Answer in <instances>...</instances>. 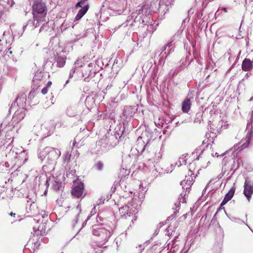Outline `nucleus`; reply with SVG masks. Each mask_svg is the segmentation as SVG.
Wrapping results in <instances>:
<instances>
[{"instance_id":"obj_6","label":"nucleus","mask_w":253,"mask_h":253,"mask_svg":"<svg viewBox=\"0 0 253 253\" xmlns=\"http://www.w3.org/2000/svg\"><path fill=\"white\" fill-rule=\"evenodd\" d=\"M251 138V133H248L244 139H243L240 143L234 145L235 150H242L247 148L250 143Z\"/></svg>"},{"instance_id":"obj_21","label":"nucleus","mask_w":253,"mask_h":253,"mask_svg":"<svg viewBox=\"0 0 253 253\" xmlns=\"http://www.w3.org/2000/svg\"><path fill=\"white\" fill-rule=\"evenodd\" d=\"M228 201L226 200L224 198L223 200L222 201L221 204V206H222L224 205H225Z\"/></svg>"},{"instance_id":"obj_25","label":"nucleus","mask_w":253,"mask_h":253,"mask_svg":"<svg viewBox=\"0 0 253 253\" xmlns=\"http://www.w3.org/2000/svg\"><path fill=\"white\" fill-rule=\"evenodd\" d=\"M224 12H227V10L226 8H222L221 9Z\"/></svg>"},{"instance_id":"obj_26","label":"nucleus","mask_w":253,"mask_h":253,"mask_svg":"<svg viewBox=\"0 0 253 253\" xmlns=\"http://www.w3.org/2000/svg\"><path fill=\"white\" fill-rule=\"evenodd\" d=\"M212 155L213 156H216V157L219 156V155L217 153H215L214 155H213V154H212Z\"/></svg>"},{"instance_id":"obj_28","label":"nucleus","mask_w":253,"mask_h":253,"mask_svg":"<svg viewBox=\"0 0 253 253\" xmlns=\"http://www.w3.org/2000/svg\"><path fill=\"white\" fill-rule=\"evenodd\" d=\"M10 215H11V216H12V215H14H14H15V213H12V212H11V213H10Z\"/></svg>"},{"instance_id":"obj_19","label":"nucleus","mask_w":253,"mask_h":253,"mask_svg":"<svg viewBox=\"0 0 253 253\" xmlns=\"http://www.w3.org/2000/svg\"><path fill=\"white\" fill-rule=\"evenodd\" d=\"M47 91H48V88L47 87H44L42 90V93L43 94H45L47 92Z\"/></svg>"},{"instance_id":"obj_24","label":"nucleus","mask_w":253,"mask_h":253,"mask_svg":"<svg viewBox=\"0 0 253 253\" xmlns=\"http://www.w3.org/2000/svg\"><path fill=\"white\" fill-rule=\"evenodd\" d=\"M51 84H52L51 82H50V81L48 82L47 83V87L48 88V87H50L51 86Z\"/></svg>"},{"instance_id":"obj_23","label":"nucleus","mask_w":253,"mask_h":253,"mask_svg":"<svg viewBox=\"0 0 253 253\" xmlns=\"http://www.w3.org/2000/svg\"><path fill=\"white\" fill-rule=\"evenodd\" d=\"M144 8H145V6H142V7H141V8H140V9H139L138 10V13H139V14H140L141 12H142V11H143V9H144Z\"/></svg>"},{"instance_id":"obj_11","label":"nucleus","mask_w":253,"mask_h":253,"mask_svg":"<svg viewBox=\"0 0 253 253\" xmlns=\"http://www.w3.org/2000/svg\"><path fill=\"white\" fill-rule=\"evenodd\" d=\"M191 106V103L189 99H186L182 104V110L184 113H188Z\"/></svg>"},{"instance_id":"obj_4","label":"nucleus","mask_w":253,"mask_h":253,"mask_svg":"<svg viewBox=\"0 0 253 253\" xmlns=\"http://www.w3.org/2000/svg\"><path fill=\"white\" fill-rule=\"evenodd\" d=\"M93 233L94 235L100 236L104 241L107 240L111 235L110 231L104 228H94Z\"/></svg>"},{"instance_id":"obj_18","label":"nucleus","mask_w":253,"mask_h":253,"mask_svg":"<svg viewBox=\"0 0 253 253\" xmlns=\"http://www.w3.org/2000/svg\"><path fill=\"white\" fill-rule=\"evenodd\" d=\"M53 186L55 189H59L61 186V183L55 182V183L53 185Z\"/></svg>"},{"instance_id":"obj_31","label":"nucleus","mask_w":253,"mask_h":253,"mask_svg":"<svg viewBox=\"0 0 253 253\" xmlns=\"http://www.w3.org/2000/svg\"><path fill=\"white\" fill-rule=\"evenodd\" d=\"M253 100V97L251 98V99H250V101H252Z\"/></svg>"},{"instance_id":"obj_14","label":"nucleus","mask_w":253,"mask_h":253,"mask_svg":"<svg viewBox=\"0 0 253 253\" xmlns=\"http://www.w3.org/2000/svg\"><path fill=\"white\" fill-rule=\"evenodd\" d=\"M65 63V59L64 58H59L57 61V66L62 67Z\"/></svg>"},{"instance_id":"obj_3","label":"nucleus","mask_w":253,"mask_h":253,"mask_svg":"<svg viewBox=\"0 0 253 253\" xmlns=\"http://www.w3.org/2000/svg\"><path fill=\"white\" fill-rule=\"evenodd\" d=\"M87 0H81L76 4V8L81 7L82 8L77 14L75 18V21L80 20L86 13L89 7L88 5L86 3Z\"/></svg>"},{"instance_id":"obj_13","label":"nucleus","mask_w":253,"mask_h":253,"mask_svg":"<svg viewBox=\"0 0 253 253\" xmlns=\"http://www.w3.org/2000/svg\"><path fill=\"white\" fill-rule=\"evenodd\" d=\"M234 192H235V188H232L230 190V191L228 192V193L226 194L224 199H225L228 201H229L233 197Z\"/></svg>"},{"instance_id":"obj_27","label":"nucleus","mask_w":253,"mask_h":253,"mask_svg":"<svg viewBox=\"0 0 253 253\" xmlns=\"http://www.w3.org/2000/svg\"><path fill=\"white\" fill-rule=\"evenodd\" d=\"M29 95H30V97H31L32 95L34 96L33 93H32V92H30V93L29 94Z\"/></svg>"},{"instance_id":"obj_29","label":"nucleus","mask_w":253,"mask_h":253,"mask_svg":"<svg viewBox=\"0 0 253 253\" xmlns=\"http://www.w3.org/2000/svg\"><path fill=\"white\" fill-rule=\"evenodd\" d=\"M92 65H93V64H92V63H89V64H88V67H91V66H92Z\"/></svg>"},{"instance_id":"obj_8","label":"nucleus","mask_w":253,"mask_h":253,"mask_svg":"<svg viewBox=\"0 0 253 253\" xmlns=\"http://www.w3.org/2000/svg\"><path fill=\"white\" fill-rule=\"evenodd\" d=\"M119 212L122 217H126L132 215L133 211L128 206L125 205L119 209Z\"/></svg>"},{"instance_id":"obj_16","label":"nucleus","mask_w":253,"mask_h":253,"mask_svg":"<svg viewBox=\"0 0 253 253\" xmlns=\"http://www.w3.org/2000/svg\"><path fill=\"white\" fill-rule=\"evenodd\" d=\"M48 152V150L47 148L45 149L44 151L41 152L40 153L39 157L42 159L43 158L45 157V155H46L47 153Z\"/></svg>"},{"instance_id":"obj_10","label":"nucleus","mask_w":253,"mask_h":253,"mask_svg":"<svg viewBox=\"0 0 253 253\" xmlns=\"http://www.w3.org/2000/svg\"><path fill=\"white\" fill-rule=\"evenodd\" d=\"M242 69L244 71H250L253 68V64L249 59H245L242 63Z\"/></svg>"},{"instance_id":"obj_22","label":"nucleus","mask_w":253,"mask_h":253,"mask_svg":"<svg viewBox=\"0 0 253 253\" xmlns=\"http://www.w3.org/2000/svg\"><path fill=\"white\" fill-rule=\"evenodd\" d=\"M179 202L180 203H185L186 202V198L185 197L182 198H179Z\"/></svg>"},{"instance_id":"obj_17","label":"nucleus","mask_w":253,"mask_h":253,"mask_svg":"<svg viewBox=\"0 0 253 253\" xmlns=\"http://www.w3.org/2000/svg\"><path fill=\"white\" fill-rule=\"evenodd\" d=\"M179 164H177V165H178V167H179L180 166L182 165L186 164L185 160L184 159V158H183V157H181L179 158Z\"/></svg>"},{"instance_id":"obj_20","label":"nucleus","mask_w":253,"mask_h":253,"mask_svg":"<svg viewBox=\"0 0 253 253\" xmlns=\"http://www.w3.org/2000/svg\"><path fill=\"white\" fill-rule=\"evenodd\" d=\"M38 79L37 78V76H35L33 79V83H34V84H39V83H38Z\"/></svg>"},{"instance_id":"obj_30","label":"nucleus","mask_w":253,"mask_h":253,"mask_svg":"<svg viewBox=\"0 0 253 253\" xmlns=\"http://www.w3.org/2000/svg\"><path fill=\"white\" fill-rule=\"evenodd\" d=\"M8 52V51H7V53ZM9 53L10 54H11V53H12V51H9Z\"/></svg>"},{"instance_id":"obj_5","label":"nucleus","mask_w":253,"mask_h":253,"mask_svg":"<svg viewBox=\"0 0 253 253\" xmlns=\"http://www.w3.org/2000/svg\"><path fill=\"white\" fill-rule=\"evenodd\" d=\"M26 110L24 108H19L14 113L12 119V123L17 124L20 123L25 116Z\"/></svg>"},{"instance_id":"obj_2","label":"nucleus","mask_w":253,"mask_h":253,"mask_svg":"<svg viewBox=\"0 0 253 253\" xmlns=\"http://www.w3.org/2000/svg\"><path fill=\"white\" fill-rule=\"evenodd\" d=\"M72 195L77 198H83L85 196L84 192L83 183L81 181H75L74 182L72 190Z\"/></svg>"},{"instance_id":"obj_1","label":"nucleus","mask_w":253,"mask_h":253,"mask_svg":"<svg viewBox=\"0 0 253 253\" xmlns=\"http://www.w3.org/2000/svg\"><path fill=\"white\" fill-rule=\"evenodd\" d=\"M33 8L34 24L36 27L39 26V22L44 21L46 14V13L44 12L45 5L41 0H37L35 1Z\"/></svg>"},{"instance_id":"obj_9","label":"nucleus","mask_w":253,"mask_h":253,"mask_svg":"<svg viewBox=\"0 0 253 253\" xmlns=\"http://www.w3.org/2000/svg\"><path fill=\"white\" fill-rule=\"evenodd\" d=\"M193 181L192 177L190 176H186L185 178L181 182L180 184L183 189L187 190L190 189L193 184Z\"/></svg>"},{"instance_id":"obj_12","label":"nucleus","mask_w":253,"mask_h":253,"mask_svg":"<svg viewBox=\"0 0 253 253\" xmlns=\"http://www.w3.org/2000/svg\"><path fill=\"white\" fill-rule=\"evenodd\" d=\"M61 155L60 151L56 149H53L50 151L48 153L49 157H50L52 159H57Z\"/></svg>"},{"instance_id":"obj_7","label":"nucleus","mask_w":253,"mask_h":253,"mask_svg":"<svg viewBox=\"0 0 253 253\" xmlns=\"http://www.w3.org/2000/svg\"><path fill=\"white\" fill-rule=\"evenodd\" d=\"M244 194L250 201V198L253 194V184H251L250 181L246 180L244 183Z\"/></svg>"},{"instance_id":"obj_15","label":"nucleus","mask_w":253,"mask_h":253,"mask_svg":"<svg viewBox=\"0 0 253 253\" xmlns=\"http://www.w3.org/2000/svg\"><path fill=\"white\" fill-rule=\"evenodd\" d=\"M95 167L99 170H101L103 168V164L102 162L99 161L95 164Z\"/></svg>"}]
</instances>
